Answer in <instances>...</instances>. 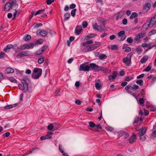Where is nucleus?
Instances as JSON below:
<instances>
[{
  "mask_svg": "<svg viewBox=\"0 0 156 156\" xmlns=\"http://www.w3.org/2000/svg\"><path fill=\"white\" fill-rule=\"evenodd\" d=\"M91 68L92 70L95 71H99V66L95 63H90L89 66L86 65L85 63L82 64L80 65L79 68L80 71H89L90 70V68Z\"/></svg>",
  "mask_w": 156,
  "mask_h": 156,
  "instance_id": "nucleus-1",
  "label": "nucleus"
},
{
  "mask_svg": "<svg viewBox=\"0 0 156 156\" xmlns=\"http://www.w3.org/2000/svg\"><path fill=\"white\" fill-rule=\"evenodd\" d=\"M29 80L27 77H25L21 80V82L23 84V86L21 84L18 85V87L20 90H23L25 92L28 91V85L27 82Z\"/></svg>",
  "mask_w": 156,
  "mask_h": 156,
  "instance_id": "nucleus-2",
  "label": "nucleus"
},
{
  "mask_svg": "<svg viewBox=\"0 0 156 156\" xmlns=\"http://www.w3.org/2000/svg\"><path fill=\"white\" fill-rule=\"evenodd\" d=\"M42 74V69L41 68H35L33 71L32 77L35 79H38Z\"/></svg>",
  "mask_w": 156,
  "mask_h": 156,
  "instance_id": "nucleus-3",
  "label": "nucleus"
},
{
  "mask_svg": "<svg viewBox=\"0 0 156 156\" xmlns=\"http://www.w3.org/2000/svg\"><path fill=\"white\" fill-rule=\"evenodd\" d=\"M132 55L133 54L131 53H129L126 57L123 58V62L126 64V66H129L131 63V58Z\"/></svg>",
  "mask_w": 156,
  "mask_h": 156,
  "instance_id": "nucleus-4",
  "label": "nucleus"
},
{
  "mask_svg": "<svg viewBox=\"0 0 156 156\" xmlns=\"http://www.w3.org/2000/svg\"><path fill=\"white\" fill-rule=\"evenodd\" d=\"M34 46V44L33 43H30L29 44H25L21 46L19 49L20 50H24L26 49H30V48H32Z\"/></svg>",
  "mask_w": 156,
  "mask_h": 156,
  "instance_id": "nucleus-5",
  "label": "nucleus"
},
{
  "mask_svg": "<svg viewBox=\"0 0 156 156\" xmlns=\"http://www.w3.org/2000/svg\"><path fill=\"white\" fill-rule=\"evenodd\" d=\"M148 23L147 24L148 27H152L156 23V14L152 17L149 21L148 22H147Z\"/></svg>",
  "mask_w": 156,
  "mask_h": 156,
  "instance_id": "nucleus-6",
  "label": "nucleus"
},
{
  "mask_svg": "<svg viewBox=\"0 0 156 156\" xmlns=\"http://www.w3.org/2000/svg\"><path fill=\"white\" fill-rule=\"evenodd\" d=\"M93 27L94 30H98L100 32H104L105 31L104 28H105V26L104 28H102L101 26L98 25L96 23L93 25Z\"/></svg>",
  "mask_w": 156,
  "mask_h": 156,
  "instance_id": "nucleus-7",
  "label": "nucleus"
},
{
  "mask_svg": "<svg viewBox=\"0 0 156 156\" xmlns=\"http://www.w3.org/2000/svg\"><path fill=\"white\" fill-rule=\"evenodd\" d=\"M9 3L12 7V9H16V8L18 6V4L17 3L16 0H10Z\"/></svg>",
  "mask_w": 156,
  "mask_h": 156,
  "instance_id": "nucleus-8",
  "label": "nucleus"
},
{
  "mask_svg": "<svg viewBox=\"0 0 156 156\" xmlns=\"http://www.w3.org/2000/svg\"><path fill=\"white\" fill-rule=\"evenodd\" d=\"M151 7V5L150 3H146L143 6L142 12L144 13L147 12L150 10Z\"/></svg>",
  "mask_w": 156,
  "mask_h": 156,
  "instance_id": "nucleus-9",
  "label": "nucleus"
},
{
  "mask_svg": "<svg viewBox=\"0 0 156 156\" xmlns=\"http://www.w3.org/2000/svg\"><path fill=\"white\" fill-rule=\"evenodd\" d=\"M125 33V32L124 30L121 31L119 32L118 33V36L119 37H121L120 41L124 40L126 37V36L124 35Z\"/></svg>",
  "mask_w": 156,
  "mask_h": 156,
  "instance_id": "nucleus-10",
  "label": "nucleus"
},
{
  "mask_svg": "<svg viewBox=\"0 0 156 156\" xmlns=\"http://www.w3.org/2000/svg\"><path fill=\"white\" fill-rule=\"evenodd\" d=\"M95 54L97 56H98L100 60L106 59L107 57L105 55L103 54H101L98 52H96L95 53Z\"/></svg>",
  "mask_w": 156,
  "mask_h": 156,
  "instance_id": "nucleus-11",
  "label": "nucleus"
},
{
  "mask_svg": "<svg viewBox=\"0 0 156 156\" xmlns=\"http://www.w3.org/2000/svg\"><path fill=\"white\" fill-rule=\"evenodd\" d=\"M136 136L134 133L132 134V135L129 139V141L130 144L133 143L136 140Z\"/></svg>",
  "mask_w": 156,
  "mask_h": 156,
  "instance_id": "nucleus-12",
  "label": "nucleus"
},
{
  "mask_svg": "<svg viewBox=\"0 0 156 156\" xmlns=\"http://www.w3.org/2000/svg\"><path fill=\"white\" fill-rule=\"evenodd\" d=\"M101 45V43L100 42H98L97 44H92L90 46L89 48L90 49V50H92L95 49H96Z\"/></svg>",
  "mask_w": 156,
  "mask_h": 156,
  "instance_id": "nucleus-13",
  "label": "nucleus"
},
{
  "mask_svg": "<svg viewBox=\"0 0 156 156\" xmlns=\"http://www.w3.org/2000/svg\"><path fill=\"white\" fill-rule=\"evenodd\" d=\"M82 30V29L80 26H77L75 29V33L77 35H79Z\"/></svg>",
  "mask_w": 156,
  "mask_h": 156,
  "instance_id": "nucleus-14",
  "label": "nucleus"
},
{
  "mask_svg": "<svg viewBox=\"0 0 156 156\" xmlns=\"http://www.w3.org/2000/svg\"><path fill=\"white\" fill-rule=\"evenodd\" d=\"M125 89L129 92L132 93L134 91L133 87L129 85H128L125 87Z\"/></svg>",
  "mask_w": 156,
  "mask_h": 156,
  "instance_id": "nucleus-15",
  "label": "nucleus"
},
{
  "mask_svg": "<svg viewBox=\"0 0 156 156\" xmlns=\"http://www.w3.org/2000/svg\"><path fill=\"white\" fill-rule=\"evenodd\" d=\"M12 9V7L9 2L6 3L5 5L4 10L5 11H7L9 10L10 9Z\"/></svg>",
  "mask_w": 156,
  "mask_h": 156,
  "instance_id": "nucleus-16",
  "label": "nucleus"
},
{
  "mask_svg": "<svg viewBox=\"0 0 156 156\" xmlns=\"http://www.w3.org/2000/svg\"><path fill=\"white\" fill-rule=\"evenodd\" d=\"M93 42V40H89L81 44L84 46H87L88 44H92Z\"/></svg>",
  "mask_w": 156,
  "mask_h": 156,
  "instance_id": "nucleus-17",
  "label": "nucleus"
},
{
  "mask_svg": "<svg viewBox=\"0 0 156 156\" xmlns=\"http://www.w3.org/2000/svg\"><path fill=\"white\" fill-rule=\"evenodd\" d=\"M99 71H101L104 73H108V69L105 67L103 66H100L99 68Z\"/></svg>",
  "mask_w": 156,
  "mask_h": 156,
  "instance_id": "nucleus-18",
  "label": "nucleus"
},
{
  "mask_svg": "<svg viewBox=\"0 0 156 156\" xmlns=\"http://www.w3.org/2000/svg\"><path fill=\"white\" fill-rule=\"evenodd\" d=\"M112 76H109L108 77L109 79L110 80L115 79L117 76V73L116 72L114 71L112 73Z\"/></svg>",
  "mask_w": 156,
  "mask_h": 156,
  "instance_id": "nucleus-19",
  "label": "nucleus"
},
{
  "mask_svg": "<svg viewBox=\"0 0 156 156\" xmlns=\"http://www.w3.org/2000/svg\"><path fill=\"white\" fill-rule=\"evenodd\" d=\"M39 34L42 37H46L47 35V32L44 30H39Z\"/></svg>",
  "mask_w": 156,
  "mask_h": 156,
  "instance_id": "nucleus-20",
  "label": "nucleus"
},
{
  "mask_svg": "<svg viewBox=\"0 0 156 156\" xmlns=\"http://www.w3.org/2000/svg\"><path fill=\"white\" fill-rule=\"evenodd\" d=\"M148 57L147 55L143 56L141 59L140 62L141 63H144L147 60Z\"/></svg>",
  "mask_w": 156,
  "mask_h": 156,
  "instance_id": "nucleus-21",
  "label": "nucleus"
},
{
  "mask_svg": "<svg viewBox=\"0 0 156 156\" xmlns=\"http://www.w3.org/2000/svg\"><path fill=\"white\" fill-rule=\"evenodd\" d=\"M147 131V128L146 127H144L142 128L141 131H139V135H144V134L146 133Z\"/></svg>",
  "mask_w": 156,
  "mask_h": 156,
  "instance_id": "nucleus-22",
  "label": "nucleus"
},
{
  "mask_svg": "<svg viewBox=\"0 0 156 156\" xmlns=\"http://www.w3.org/2000/svg\"><path fill=\"white\" fill-rule=\"evenodd\" d=\"M5 72L7 74L12 73L14 72V70L11 68L9 67L6 69Z\"/></svg>",
  "mask_w": 156,
  "mask_h": 156,
  "instance_id": "nucleus-23",
  "label": "nucleus"
},
{
  "mask_svg": "<svg viewBox=\"0 0 156 156\" xmlns=\"http://www.w3.org/2000/svg\"><path fill=\"white\" fill-rule=\"evenodd\" d=\"M12 44L7 45L6 47L4 48V51L6 52H9L10 49L12 48Z\"/></svg>",
  "mask_w": 156,
  "mask_h": 156,
  "instance_id": "nucleus-24",
  "label": "nucleus"
},
{
  "mask_svg": "<svg viewBox=\"0 0 156 156\" xmlns=\"http://www.w3.org/2000/svg\"><path fill=\"white\" fill-rule=\"evenodd\" d=\"M62 146L59 144V150L60 152L62 154L65 156H69V155L67 153H65L64 152V151L62 149Z\"/></svg>",
  "mask_w": 156,
  "mask_h": 156,
  "instance_id": "nucleus-25",
  "label": "nucleus"
},
{
  "mask_svg": "<svg viewBox=\"0 0 156 156\" xmlns=\"http://www.w3.org/2000/svg\"><path fill=\"white\" fill-rule=\"evenodd\" d=\"M102 129V127L101 125H96L95 127L93 129V130L95 131L98 132L99 131V129Z\"/></svg>",
  "mask_w": 156,
  "mask_h": 156,
  "instance_id": "nucleus-26",
  "label": "nucleus"
},
{
  "mask_svg": "<svg viewBox=\"0 0 156 156\" xmlns=\"http://www.w3.org/2000/svg\"><path fill=\"white\" fill-rule=\"evenodd\" d=\"M98 20L100 22L102 23L105 26V22L106 20L104 19L101 17H98Z\"/></svg>",
  "mask_w": 156,
  "mask_h": 156,
  "instance_id": "nucleus-27",
  "label": "nucleus"
},
{
  "mask_svg": "<svg viewBox=\"0 0 156 156\" xmlns=\"http://www.w3.org/2000/svg\"><path fill=\"white\" fill-rule=\"evenodd\" d=\"M64 16L65 17L64 20L66 21L69 19L70 17V14L69 13L67 12L64 14Z\"/></svg>",
  "mask_w": 156,
  "mask_h": 156,
  "instance_id": "nucleus-28",
  "label": "nucleus"
},
{
  "mask_svg": "<svg viewBox=\"0 0 156 156\" xmlns=\"http://www.w3.org/2000/svg\"><path fill=\"white\" fill-rule=\"evenodd\" d=\"M44 11L45 9H41L39 10L35 13L34 15L36 16L37 15L42 14Z\"/></svg>",
  "mask_w": 156,
  "mask_h": 156,
  "instance_id": "nucleus-29",
  "label": "nucleus"
},
{
  "mask_svg": "<svg viewBox=\"0 0 156 156\" xmlns=\"http://www.w3.org/2000/svg\"><path fill=\"white\" fill-rule=\"evenodd\" d=\"M97 35V34H89L86 37H87V38H86V37H85V38L86 39H87L88 38H91L92 37H96Z\"/></svg>",
  "mask_w": 156,
  "mask_h": 156,
  "instance_id": "nucleus-30",
  "label": "nucleus"
},
{
  "mask_svg": "<svg viewBox=\"0 0 156 156\" xmlns=\"http://www.w3.org/2000/svg\"><path fill=\"white\" fill-rule=\"evenodd\" d=\"M31 39V37L29 34H26L23 37V39L26 41H29Z\"/></svg>",
  "mask_w": 156,
  "mask_h": 156,
  "instance_id": "nucleus-31",
  "label": "nucleus"
},
{
  "mask_svg": "<svg viewBox=\"0 0 156 156\" xmlns=\"http://www.w3.org/2000/svg\"><path fill=\"white\" fill-rule=\"evenodd\" d=\"M44 56H42L41 58L38 59L37 61L38 63L39 64L42 63L44 61Z\"/></svg>",
  "mask_w": 156,
  "mask_h": 156,
  "instance_id": "nucleus-32",
  "label": "nucleus"
},
{
  "mask_svg": "<svg viewBox=\"0 0 156 156\" xmlns=\"http://www.w3.org/2000/svg\"><path fill=\"white\" fill-rule=\"evenodd\" d=\"M138 16V14L136 12H133L132 13V14L130 16V19H133V18H136Z\"/></svg>",
  "mask_w": 156,
  "mask_h": 156,
  "instance_id": "nucleus-33",
  "label": "nucleus"
},
{
  "mask_svg": "<svg viewBox=\"0 0 156 156\" xmlns=\"http://www.w3.org/2000/svg\"><path fill=\"white\" fill-rule=\"evenodd\" d=\"M140 94L141 95V97L143 98H145V96L146 95L144 89H142L140 90Z\"/></svg>",
  "mask_w": 156,
  "mask_h": 156,
  "instance_id": "nucleus-34",
  "label": "nucleus"
},
{
  "mask_svg": "<svg viewBox=\"0 0 156 156\" xmlns=\"http://www.w3.org/2000/svg\"><path fill=\"white\" fill-rule=\"evenodd\" d=\"M121 12H118L117 14V16L116 17V20H118L119 18H121L122 16V14H121Z\"/></svg>",
  "mask_w": 156,
  "mask_h": 156,
  "instance_id": "nucleus-35",
  "label": "nucleus"
},
{
  "mask_svg": "<svg viewBox=\"0 0 156 156\" xmlns=\"http://www.w3.org/2000/svg\"><path fill=\"white\" fill-rule=\"evenodd\" d=\"M12 49L16 51L19 50V48L17 46V44H15L13 45L12 44Z\"/></svg>",
  "mask_w": 156,
  "mask_h": 156,
  "instance_id": "nucleus-36",
  "label": "nucleus"
},
{
  "mask_svg": "<svg viewBox=\"0 0 156 156\" xmlns=\"http://www.w3.org/2000/svg\"><path fill=\"white\" fill-rule=\"evenodd\" d=\"M21 53H22L23 56V57L28 56L29 55V51H23L21 52Z\"/></svg>",
  "mask_w": 156,
  "mask_h": 156,
  "instance_id": "nucleus-37",
  "label": "nucleus"
},
{
  "mask_svg": "<svg viewBox=\"0 0 156 156\" xmlns=\"http://www.w3.org/2000/svg\"><path fill=\"white\" fill-rule=\"evenodd\" d=\"M151 64V63H150L149 65L144 69V71L146 72H149L150 71L151 69V66L150 65Z\"/></svg>",
  "mask_w": 156,
  "mask_h": 156,
  "instance_id": "nucleus-38",
  "label": "nucleus"
},
{
  "mask_svg": "<svg viewBox=\"0 0 156 156\" xmlns=\"http://www.w3.org/2000/svg\"><path fill=\"white\" fill-rule=\"evenodd\" d=\"M8 79L10 81H11L12 82L16 83L17 80H16L13 77H9L8 78Z\"/></svg>",
  "mask_w": 156,
  "mask_h": 156,
  "instance_id": "nucleus-39",
  "label": "nucleus"
},
{
  "mask_svg": "<svg viewBox=\"0 0 156 156\" xmlns=\"http://www.w3.org/2000/svg\"><path fill=\"white\" fill-rule=\"evenodd\" d=\"M156 33V30L153 29L149 33V36H150L152 34H155Z\"/></svg>",
  "mask_w": 156,
  "mask_h": 156,
  "instance_id": "nucleus-40",
  "label": "nucleus"
},
{
  "mask_svg": "<svg viewBox=\"0 0 156 156\" xmlns=\"http://www.w3.org/2000/svg\"><path fill=\"white\" fill-rule=\"evenodd\" d=\"M143 82L144 81L142 80H137L136 81V83L140 86H142Z\"/></svg>",
  "mask_w": 156,
  "mask_h": 156,
  "instance_id": "nucleus-41",
  "label": "nucleus"
},
{
  "mask_svg": "<svg viewBox=\"0 0 156 156\" xmlns=\"http://www.w3.org/2000/svg\"><path fill=\"white\" fill-rule=\"evenodd\" d=\"M139 121V118L138 117H136L134 120L133 125H134L135 124L138 123Z\"/></svg>",
  "mask_w": 156,
  "mask_h": 156,
  "instance_id": "nucleus-42",
  "label": "nucleus"
},
{
  "mask_svg": "<svg viewBox=\"0 0 156 156\" xmlns=\"http://www.w3.org/2000/svg\"><path fill=\"white\" fill-rule=\"evenodd\" d=\"M139 35L140 38H142L144 37L146 34V32H140L139 34Z\"/></svg>",
  "mask_w": 156,
  "mask_h": 156,
  "instance_id": "nucleus-43",
  "label": "nucleus"
},
{
  "mask_svg": "<svg viewBox=\"0 0 156 156\" xmlns=\"http://www.w3.org/2000/svg\"><path fill=\"white\" fill-rule=\"evenodd\" d=\"M101 86V85L99 83H95V87L97 89L99 90Z\"/></svg>",
  "mask_w": 156,
  "mask_h": 156,
  "instance_id": "nucleus-44",
  "label": "nucleus"
},
{
  "mask_svg": "<svg viewBox=\"0 0 156 156\" xmlns=\"http://www.w3.org/2000/svg\"><path fill=\"white\" fill-rule=\"evenodd\" d=\"M76 9H74L72 10L71 11V15L73 17H74L75 16L76 12Z\"/></svg>",
  "mask_w": 156,
  "mask_h": 156,
  "instance_id": "nucleus-45",
  "label": "nucleus"
},
{
  "mask_svg": "<svg viewBox=\"0 0 156 156\" xmlns=\"http://www.w3.org/2000/svg\"><path fill=\"white\" fill-rule=\"evenodd\" d=\"M54 127L53 125L52 124H49L47 126L48 129L50 130H51Z\"/></svg>",
  "mask_w": 156,
  "mask_h": 156,
  "instance_id": "nucleus-46",
  "label": "nucleus"
},
{
  "mask_svg": "<svg viewBox=\"0 0 156 156\" xmlns=\"http://www.w3.org/2000/svg\"><path fill=\"white\" fill-rule=\"evenodd\" d=\"M111 48L113 50H117L118 48L117 45L116 44L111 46Z\"/></svg>",
  "mask_w": 156,
  "mask_h": 156,
  "instance_id": "nucleus-47",
  "label": "nucleus"
},
{
  "mask_svg": "<svg viewBox=\"0 0 156 156\" xmlns=\"http://www.w3.org/2000/svg\"><path fill=\"white\" fill-rule=\"evenodd\" d=\"M136 50L138 55H140L141 53V52L143 51L142 49L141 48H136Z\"/></svg>",
  "mask_w": 156,
  "mask_h": 156,
  "instance_id": "nucleus-48",
  "label": "nucleus"
},
{
  "mask_svg": "<svg viewBox=\"0 0 156 156\" xmlns=\"http://www.w3.org/2000/svg\"><path fill=\"white\" fill-rule=\"evenodd\" d=\"M43 42L42 40L40 39L38 40H37L35 43V44H43Z\"/></svg>",
  "mask_w": 156,
  "mask_h": 156,
  "instance_id": "nucleus-49",
  "label": "nucleus"
},
{
  "mask_svg": "<svg viewBox=\"0 0 156 156\" xmlns=\"http://www.w3.org/2000/svg\"><path fill=\"white\" fill-rule=\"evenodd\" d=\"M82 25L83 28H85L88 25V23L86 21H84L82 23Z\"/></svg>",
  "mask_w": 156,
  "mask_h": 156,
  "instance_id": "nucleus-50",
  "label": "nucleus"
},
{
  "mask_svg": "<svg viewBox=\"0 0 156 156\" xmlns=\"http://www.w3.org/2000/svg\"><path fill=\"white\" fill-rule=\"evenodd\" d=\"M48 48V47L47 46V45H46V46H44L43 47H42L41 49V51L43 53Z\"/></svg>",
  "mask_w": 156,
  "mask_h": 156,
  "instance_id": "nucleus-51",
  "label": "nucleus"
},
{
  "mask_svg": "<svg viewBox=\"0 0 156 156\" xmlns=\"http://www.w3.org/2000/svg\"><path fill=\"white\" fill-rule=\"evenodd\" d=\"M90 126L92 128L95 127L96 124L93 122H89Z\"/></svg>",
  "mask_w": 156,
  "mask_h": 156,
  "instance_id": "nucleus-52",
  "label": "nucleus"
},
{
  "mask_svg": "<svg viewBox=\"0 0 156 156\" xmlns=\"http://www.w3.org/2000/svg\"><path fill=\"white\" fill-rule=\"evenodd\" d=\"M89 48H90V47H87L83 48V49L82 51L83 52H88L89 51H90V49Z\"/></svg>",
  "mask_w": 156,
  "mask_h": 156,
  "instance_id": "nucleus-53",
  "label": "nucleus"
},
{
  "mask_svg": "<svg viewBox=\"0 0 156 156\" xmlns=\"http://www.w3.org/2000/svg\"><path fill=\"white\" fill-rule=\"evenodd\" d=\"M41 51V50L40 49L38 51H36L35 53V54L36 55H41L43 53L42 51Z\"/></svg>",
  "mask_w": 156,
  "mask_h": 156,
  "instance_id": "nucleus-54",
  "label": "nucleus"
},
{
  "mask_svg": "<svg viewBox=\"0 0 156 156\" xmlns=\"http://www.w3.org/2000/svg\"><path fill=\"white\" fill-rule=\"evenodd\" d=\"M139 103L140 104H144V103L145 102L144 100L143 97H142V98H140L139 99Z\"/></svg>",
  "mask_w": 156,
  "mask_h": 156,
  "instance_id": "nucleus-55",
  "label": "nucleus"
},
{
  "mask_svg": "<svg viewBox=\"0 0 156 156\" xmlns=\"http://www.w3.org/2000/svg\"><path fill=\"white\" fill-rule=\"evenodd\" d=\"M133 77L131 76V77H130L129 76H126V78L125 79V80L126 81H129L131 79H133Z\"/></svg>",
  "mask_w": 156,
  "mask_h": 156,
  "instance_id": "nucleus-56",
  "label": "nucleus"
},
{
  "mask_svg": "<svg viewBox=\"0 0 156 156\" xmlns=\"http://www.w3.org/2000/svg\"><path fill=\"white\" fill-rule=\"evenodd\" d=\"M148 44V45L147 46V47L148 48V49L149 50L151 49L152 48L154 47H156V45L155 44H153L151 46L150 44Z\"/></svg>",
  "mask_w": 156,
  "mask_h": 156,
  "instance_id": "nucleus-57",
  "label": "nucleus"
},
{
  "mask_svg": "<svg viewBox=\"0 0 156 156\" xmlns=\"http://www.w3.org/2000/svg\"><path fill=\"white\" fill-rule=\"evenodd\" d=\"M139 136L140 137V140L143 141L146 140V137L144 135H142L141 136V135Z\"/></svg>",
  "mask_w": 156,
  "mask_h": 156,
  "instance_id": "nucleus-58",
  "label": "nucleus"
},
{
  "mask_svg": "<svg viewBox=\"0 0 156 156\" xmlns=\"http://www.w3.org/2000/svg\"><path fill=\"white\" fill-rule=\"evenodd\" d=\"M49 33L50 34V35H53L55 34H56L54 30H49Z\"/></svg>",
  "mask_w": 156,
  "mask_h": 156,
  "instance_id": "nucleus-59",
  "label": "nucleus"
},
{
  "mask_svg": "<svg viewBox=\"0 0 156 156\" xmlns=\"http://www.w3.org/2000/svg\"><path fill=\"white\" fill-rule=\"evenodd\" d=\"M10 134V133L9 132H7L3 134V136L4 137H8Z\"/></svg>",
  "mask_w": 156,
  "mask_h": 156,
  "instance_id": "nucleus-60",
  "label": "nucleus"
},
{
  "mask_svg": "<svg viewBox=\"0 0 156 156\" xmlns=\"http://www.w3.org/2000/svg\"><path fill=\"white\" fill-rule=\"evenodd\" d=\"M127 42L129 43H132L133 41V39L131 37H128L127 39Z\"/></svg>",
  "mask_w": 156,
  "mask_h": 156,
  "instance_id": "nucleus-61",
  "label": "nucleus"
},
{
  "mask_svg": "<svg viewBox=\"0 0 156 156\" xmlns=\"http://www.w3.org/2000/svg\"><path fill=\"white\" fill-rule=\"evenodd\" d=\"M151 136L153 138H154L156 137V130L154 131L151 133Z\"/></svg>",
  "mask_w": 156,
  "mask_h": 156,
  "instance_id": "nucleus-62",
  "label": "nucleus"
},
{
  "mask_svg": "<svg viewBox=\"0 0 156 156\" xmlns=\"http://www.w3.org/2000/svg\"><path fill=\"white\" fill-rule=\"evenodd\" d=\"M146 105L147 107H152L151 105L150 104V102L148 101H146Z\"/></svg>",
  "mask_w": 156,
  "mask_h": 156,
  "instance_id": "nucleus-63",
  "label": "nucleus"
},
{
  "mask_svg": "<svg viewBox=\"0 0 156 156\" xmlns=\"http://www.w3.org/2000/svg\"><path fill=\"white\" fill-rule=\"evenodd\" d=\"M122 23L124 25H126L127 23V20L126 18L123 19L122 21Z\"/></svg>",
  "mask_w": 156,
  "mask_h": 156,
  "instance_id": "nucleus-64",
  "label": "nucleus"
}]
</instances>
